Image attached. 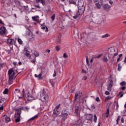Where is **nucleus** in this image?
I'll list each match as a JSON object with an SVG mask.
<instances>
[{
  "instance_id": "obj_1",
  "label": "nucleus",
  "mask_w": 126,
  "mask_h": 126,
  "mask_svg": "<svg viewBox=\"0 0 126 126\" xmlns=\"http://www.w3.org/2000/svg\"><path fill=\"white\" fill-rule=\"evenodd\" d=\"M108 55L109 56H113L112 59H111V62L115 61L116 60V57L119 54V51L117 48H109L108 50Z\"/></svg>"
},
{
  "instance_id": "obj_2",
  "label": "nucleus",
  "mask_w": 126,
  "mask_h": 126,
  "mask_svg": "<svg viewBox=\"0 0 126 126\" xmlns=\"http://www.w3.org/2000/svg\"><path fill=\"white\" fill-rule=\"evenodd\" d=\"M78 11L77 12V15H82L85 10V6H84V3L83 2L79 1L78 4Z\"/></svg>"
},
{
  "instance_id": "obj_3",
  "label": "nucleus",
  "mask_w": 126,
  "mask_h": 126,
  "mask_svg": "<svg viewBox=\"0 0 126 126\" xmlns=\"http://www.w3.org/2000/svg\"><path fill=\"white\" fill-rule=\"evenodd\" d=\"M82 95V92H77L76 93L74 101V104L77 102L79 103V104H80V103L82 102V98H81Z\"/></svg>"
},
{
  "instance_id": "obj_4",
  "label": "nucleus",
  "mask_w": 126,
  "mask_h": 126,
  "mask_svg": "<svg viewBox=\"0 0 126 126\" xmlns=\"http://www.w3.org/2000/svg\"><path fill=\"white\" fill-rule=\"evenodd\" d=\"M8 74L9 76V84H12L13 77H14V75H15V72H14L12 69H10L8 71Z\"/></svg>"
},
{
  "instance_id": "obj_5",
  "label": "nucleus",
  "mask_w": 126,
  "mask_h": 126,
  "mask_svg": "<svg viewBox=\"0 0 126 126\" xmlns=\"http://www.w3.org/2000/svg\"><path fill=\"white\" fill-rule=\"evenodd\" d=\"M16 112L15 114V122L19 123L20 122V115L21 114V109H16Z\"/></svg>"
},
{
  "instance_id": "obj_6",
  "label": "nucleus",
  "mask_w": 126,
  "mask_h": 126,
  "mask_svg": "<svg viewBox=\"0 0 126 126\" xmlns=\"http://www.w3.org/2000/svg\"><path fill=\"white\" fill-rule=\"evenodd\" d=\"M40 99L42 101H48V99H49V96L45 93H42L40 94Z\"/></svg>"
},
{
  "instance_id": "obj_7",
  "label": "nucleus",
  "mask_w": 126,
  "mask_h": 126,
  "mask_svg": "<svg viewBox=\"0 0 126 126\" xmlns=\"http://www.w3.org/2000/svg\"><path fill=\"white\" fill-rule=\"evenodd\" d=\"M83 105V104L81 103V104H78L75 106V114H77V115H78V112L80 111L81 109H82V106Z\"/></svg>"
},
{
  "instance_id": "obj_8",
  "label": "nucleus",
  "mask_w": 126,
  "mask_h": 126,
  "mask_svg": "<svg viewBox=\"0 0 126 126\" xmlns=\"http://www.w3.org/2000/svg\"><path fill=\"white\" fill-rule=\"evenodd\" d=\"M6 31V29L4 27H2L0 28V34H1V35L5 34Z\"/></svg>"
},
{
  "instance_id": "obj_9",
  "label": "nucleus",
  "mask_w": 126,
  "mask_h": 126,
  "mask_svg": "<svg viewBox=\"0 0 126 126\" xmlns=\"http://www.w3.org/2000/svg\"><path fill=\"white\" fill-rule=\"evenodd\" d=\"M98 24H101L104 22V19L102 17H98L96 19Z\"/></svg>"
},
{
  "instance_id": "obj_10",
  "label": "nucleus",
  "mask_w": 126,
  "mask_h": 126,
  "mask_svg": "<svg viewBox=\"0 0 126 126\" xmlns=\"http://www.w3.org/2000/svg\"><path fill=\"white\" fill-rule=\"evenodd\" d=\"M103 8L106 11H109L110 10V8H111V6L109 5L108 4H105L103 6Z\"/></svg>"
},
{
  "instance_id": "obj_11",
  "label": "nucleus",
  "mask_w": 126,
  "mask_h": 126,
  "mask_svg": "<svg viewBox=\"0 0 126 126\" xmlns=\"http://www.w3.org/2000/svg\"><path fill=\"white\" fill-rule=\"evenodd\" d=\"M93 118V115L92 114H87L86 119L88 121H92V119Z\"/></svg>"
},
{
  "instance_id": "obj_12",
  "label": "nucleus",
  "mask_w": 126,
  "mask_h": 126,
  "mask_svg": "<svg viewBox=\"0 0 126 126\" xmlns=\"http://www.w3.org/2000/svg\"><path fill=\"white\" fill-rule=\"evenodd\" d=\"M112 87H113V81H110V83L108 85V90L109 91H111V90H112Z\"/></svg>"
},
{
  "instance_id": "obj_13",
  "label": "nucleus",
  "mask_w": 126,
  "mask_h": 126,
  "mask_svg": "<svg viewBox=\"0 0 126 126\" xmlns=\"http://www.w3.org/2000/svg\"><path fill=\"white\" fill-rule=\"evenodd\" d=\"M7 42L10 45H14V40L12 39H8Z\"/></svg>"
},
{
  "instance_id": "obj_14",
  "label": "nucleus",
  "mask_w": 126,
  "mask_h": 126,
  "mask_svg": "<svg viewBox=\"0 0 126 126\" xmlns=\"http://www.w3.org/2000/svg\"><path fill=\"white\" fill-rule=\"evenodd\" d=\"M41 29H42L43 30H45V29H46L45 32H48V31H49V30L48 29V27H46V26H45V25H41Z\"/></svg>"
},
{
  "instance_id": "obj_15",
  "label": "nucleus",
  "mask_w": 126,
  "mask_h": 126,
  "mask_svg": "<svg viewBox=\"0 0 126 126\" xmlns=\"http://www.w3.org/2000/svg\"><path fill=\"white\" fill-rule=\"evenodd\" d=\"M25 97H26V98H28V100H31L32 96H31V94H30L29 93L26 94H25Z\"/></svg>"
},
{
  "instance_id": "obj_16",
  "label": "nucleus",
  "mask_w": 126,
  "mask_h": 126,
  "mask_svg": "<svg viewBox=\"0 0 126 126\" xmlns=\"http://www.w3.org/2000/svg\"><path fill=\"white\" fill-rule=\"evenodd\" d=\"M89 109L90 110H94L95 109V105L93 104H91L89 105Z\"/></svg>"
},
{
  "instance_id": "obj_17",
  "label": "nucleus",
  "mask_w": 126,
  "mask_h": 126,
  "mask_svg": "<svg viewBox=\"0 0 126 126\" xmlns=\"http://www.w3.org/2000/svg\"><path fill=\"white\" fill-rule=\"evenodd\" d=\"M85 20L86 21H88L89 22H90L91 21V18L89 16H87L85 17Z\"/></svg>"
},
{
  "instance_id": "obj_18",
  "label": "nucleus",
  "mask_w": 126,
  "mask_h": 126,
  "mask_svg": "<svg viewBox=\"0 0 126 126\" xmlns=\"http://www.w3.org/2000/svg\"><path fill=\"white\" fill-rule=\"evenodd\" d=\"M54 114L55 115H60V111H59V109H55L54 110Z\"/></svg>"
},
{
  "instance_id": "obj_19",
  "label": "nucleus",
  "mask_w": 126,
  "mask_h": 126,
  "mask_svg": "<svg viewBox=\"0 0 126 126\" xmlns=\"http://www.w3.org/2000/svg\"><path fill=\"white\" fill-rule=\"evenodd\" d=\"M10 118L8 116H6L5 118V123H9V122H10Z\"/></svg>"
},
{
  "instance_id": "obj_20",
  "label": "nucleus",
  "mask_w": 126,
  "mask_h": 126,
  "mask_svg": "<svg viewBox=\"0 0 126 126\" xmlns=\"http://www.w3.org/2000/svg\"><path fill=\"white\" fill-rule=\"evenodd\" d=\"M82 123V121L81 119H79L78 120V122H77L76 126H80V125H81V123Z\"/></svg>"
},
{
  "instance_id": "obj_21",
  "label": "nucleus",
  "mask_w": 126,
  "mask_h": 126,
  "mask_svg": "<svg viewBox=\"0 0 126 126\" xmlns=\"http://www.w3.org/2000/svg\"><path fill=\"white\" fill-rule=\"evenodd\" d=\"M32 19L34 20V21H38V20H39V16L32 17Z\"/></svg>"
},
{
  "instance_id": "obj_22",
  "label": "nucleus",
  "mask_w": 126,
  "mask_h": 126,
  "mask_svg": "<svg viewBox=\"0 0 126 126\" xmlns=\"http://www.w3.org/2000/svg\"><path fill=\"white\" fill-rule=\"evenodd\" d=\"M109 112H110V109H107L106 113V118H109V116H110Z\"/></svg>"
},
{
  "instance_id": "obj_23",
  "label": "nucleus",
  "mask_w": 126,
  "mask_h": 126,
  "mask_svg": "<svg viewBox=\"0 0 126 126\" xmlns=\"http://www.w3.org/2000/svg\"><path fill=\"white\" fill-rule=\"evenodd\" d=\"M69 2L70 4H75V5L76 4V2L74 1V0H69Z\"/></svg>"
},
{
  "instance_id": "obj_24",
  "label": "nucleus",
  "mask_w": 126,
  "mask_h": 126,
  "mask_svg": "<svg viewBox=\"0 0 126 126\" xmlns=\"http://www.w3.org/2000/svg\"><path fill=\"white\" fill-rule=\"evenodd\" d=\"M108 37H110V35L109 34H108V33H106L105 34L101 36V38H107Z\"/></svg>"
},
{
  "instance_id": "obj_25",
  "label": "nucleus",
  "mask_w": 126,
  "mask_h": 126,
  "mask_svg": "<svg viewBox=\"0 0 126 126\" xmlns=\"http://www.w3.org/2000/svg\"><path fill=\"white\" fill-rule=\"evenodd\" d=\"M63 58H64V59H66L67 58H68V56L67 55V53H65L63 54Z\"/></svg>"
},
{
  "instance_id": "obj_26",
  "label": "nucleus",
  "mask_w": 126,
  "mask_h": 126,
  "mask_svg": "<svg viewBox=\"0 0 126 126\" xmlns=\"http://www.w3.org/2000/svg\"><path fill=\"white\" fill-rule=\"evenodd\" d=\"M33 54L35 57H39L40 55L39 53L37 52V51H34Z\"/></svg>"
},
{
  "instance_id": "obj_27",
  "label": "nucleus",
  "mask_w": 126,
  "mask_h": 126,
  "mask_svg": "<svg viewBox=\"0 0 126 126\" xmlns=\"http://www.w3.org/2000/svg\"><path fill=\"white\" fill-rule=\"evenodd\" d=\"M56 50L57 52H59L61 50V48L60 47V45H57L56 46Z\"/></svg>"
},
{
  "instance_id": "obj_28",
  "label": "nucleus",
  "mask_w": 126,
  "mask_h": 126,
  "mask_svg": "<svg viewBox=\"0 0 126 126\" xmlns=\"http://www.w3.org/2000/svg\"><path fill=\"white\" fill-rule=\"evenodd\" d=\"M63 117H64V118H67V113H63V111L62 113Z\"/></svg>"
},
{
  "instance_id": "obj_29",
  "label": "nucleus",
  "mask_w": 126,
  "mask_h": 126,
  "mask_svg": "<svg viewBox=\"0 0 126 126\" xmlns=\"http://www.w3.org/2000/svg\"><path fill=\"white\" fill-rule=\"evenodd\" d=\"M18 42L19 44H20V45H22V44L23 43V42L20 38H18Z\"/></svg>"
},
{
  "instance_id": "obj_30",
  "label": "nucleus",
  "mask_w": 126,
  "mask_h": 126,
  "mask_svg": "<svg viewBox=\"0 0 126 126\" xmlns=\"http://www.w3.org/2000/svg\"><path fill=\"white\" fill-rule=\"evenodd\" d=\"M51 18L52 21H54V20H55V18H56V14H54L53 15L51 16Z\"/></svg>"
},
{
  "instance_id": "obj_31",
  "label": "nucleus",
  "mask_w": 126,
  "mask_h": 126,
  "mask_svg": "<svg viewBox=\"0 0 126 126\" xmlns=\"http://www.w3.org/2000/svg\"><path fill=\"white\" fill-rule=\"evenodd\" d=\"M94 123H96L97 122V116H96V115L94 114Z\"/></svg>"
},
{
  "instance_id": "obj_32",
  "label": "nucleus",
  "mask_w": 126,
  "mask_h": 126,
  "mask_svg": "<svg viewBox=\"0 0 126 126\" xmlns=\"http://www.w3.org/2000/svg\"><path fill=\"white\" fill-rule=\"evenodd\" d=\"M3 93V94H7L8 93V89H5Z\"/></svg>"
},
{
  "instance_id": "obj_33",
  "label": "nucleus",
  "mask_w": 126,
  "mask_h": 126,
  "mask_svg": "<svg viewBox=\"0 0 126 126\" xmlns=\"http://www.w3.org/2000/svg\"><path fill=\"white\" fill-rule=\"evenodd\" d=\"M37 78H38V79H42V73H40L37 76Z\"/></svg>"
},
{
  "instance_id": "obj_34",
  "label": "nucleus",
  "mask_w": 126,
  "mask_h": 126,
  "mask_svg": "<svg viewBox=\"0 0 126 126\" xmlns=\"http://www.w3.org/2000/svg\"><path fill=\"white\" fill-rule=\"evenodd\" d=\"M97 15L96 13H94L93 14V18H97Z\"/></svg>"
},
{
  "instance_id": "obj_35",
  "label": "nucleus",
  "mask_w": 126,
  "mask_h": 126,
  "mask_svg": "<svg viewBox=\"0 0 126 126\" xmlns=\"http://www.w3.org/2000/svg\"><path fill=\"white\" fill-rule=\"evenodd\" d=\"M112 97L110 96H108L105 98V101H108L110 100V99H111Z\"/></svg>"
},
{
  "instance_id": "obj_36",
  "label": "nucleus",
  "mask_w": 126,
  "mask_h": 126,
  "mask_svg": "<svg viewBox=\"0 0 126 126\" xmlns=\"http://www.w3.org/2000/svg\"><path fill=\"white\" fill-rule=\"evenodd\" d=\"M120 85H121V86H125V85H126V82H125V81L122 82L120 83Z\"/></svg>"
},
{
  "instance_id": "obj_37",
  "label": "nucleus",
  "mask_w": 126,
  "mask_h": 126,
  "mask_svg": "<svg viewBox=\"0 0 126 126\" xmlns=\"http://www.w3.org/2000/svg\"><path fill=\"white\" fill-rule=\"evenodd\" d=\"M86 63H87V64H89V60L88 58V56H86Z\"/></svg>"
},
{
  "instance_id": "obj_38",
  "label": "nucleus",
  "mask_w": 126,
  "mask_h": 126,
  "mask_svg": "<svg viewBox=\"0 0 126 126\" xmlns=\"http://www.w3.org/2000/svg\"><path fill=\"white\" fill-rule=\"evenodd\" d=\"M27 52L25 53V55L27 57H30V54H29V52L26 50Z\"/></svg>"
},
{
  "instance_id": "obj_39",
  "label": "nucleus",
  "mask_w": 126,
  "mask_h": 126,
  "mask_svg": "<svg viewBox=\"0 0 126 126\" xmlns=\"http://www.w3.org/2000/svg\"><path fill=\"white\" fill-rule=\"evenodd\" d=\"M95 5L97 8H101V6L100 5V4H99L98 3H96L95 4Z\"/></svg>"
},
{
  "instance_id": "obj_40",
  "label": "nucleus",
  "mask_w": 126,
  "mask_h": 126,
  "mask_svg": "<svg viewBox=\"0 0 126 126\" xmlns=\"http://www.w3.org/2000/svg\"><path fill=\"white\" fill-rule=\"evenodd\" d=\"M37 118H38V115H35L34 117L32 118L31 119V120H32V121L35 120V119H37Z\"/></svg>"
},
{
  "instance_id": "obj_41",
  "label": "nucleus",
  "mask_w": 126,
  "mask_h": 126,
  "mask_svg": "<svg viewBox=\"0 0 126 126\" xmlns=\"http://www.w3.org/2000/svg\"><path fill=\"white\" fill-rule=\"evenodd\" d=\"M103 61L104 63H107L108 62V59L106 58L105 57H104V59H103Z\"/></svg>"
},
{
  "instance_id": "obj_42",
  "label": "nucleus",
  "mask_w": 126,
  "mask_h": 126,
  "mask_svg": "<svg viewBox=\"0 0 126 126\" xmlns=\"http://www.w3.org/2000/svg\"><path fill=\"white\" fill-rule=\"evenodd\" d=\"M119 95H120V97L122 98V97L124 96V94H123V92H119Z\"/></svg>"
},
{
  "instance_id": "obj_43",
  "label": "nucleus",
  "mask_w": 126,
  "mask_h": 126,
  "mask_svg": "<svg viewBox=\"0 0 126 126\" xmlns=\"http://www.w3.org/2000/svg\"><path fill=\"white\" fill-rule=\"evenodd\" d=\"M57 43L58 44H61V43H62V39H61V38L57 39Z\"/></svg>"
},
{
  "instance_id": "obj_44",
  "label": "nucleus",
  "mask_w": 126,
  "mask_h": 126,
  "mask_svg": "<svg viewBox=\"0 0 126 126\" xmlns=\"http://www.w3.org/2000/svg\"><path fill=\"white\" fill-rule=\"evenodd\" d=\"M121 68H122V66H121V64H119L118 68L119 71H121Z\"/></svg>"
},
{
  "instance_id": "obj_45",
  "label": "nucleus",
  "mask_w": 126,
  "mask_h": 126,
  "mask_svg": "<svg viewBox=\"0 0 126 126\" xmlns=\"http://www.w3.org/2000/svg\"><path fill=\"white\" fill-rule=\"evenodd\" d=\"M41 3H42L43 5H45V4H46V2H45L44 0H41Z\"/></svg>"
},
{
  "instance_id": "obj_46",
  "label": "nucleus",
  "mask_w": 126,
  "mask_h": 126,
  "mask_svg": "<svg viewBox=\"0 0 126 126\" xmlns=\"http://www.w3.org/2000/svg\"><path fill=\"white\" fill-rule=\"evenodd\" d=\"M82 73H87V72L84 69H83L82 70Z\"/></svg>"
},
{
  "instance_id": "obj_47",
  "label": "nucleus",
  "mask_w": 126,
  "mask_h": 126,
  "mask_svg": "<svg viewBox=\"0 0 126 126\" xmlns=\"http://www.w3.org/2000/svg\"><path fill=\"white\" fill-rule=\"evenodd\" d=\"M120 119H121V116H119L117 120H116V122H117V124L119 122V121H120Z\"/></svg>"
},
{
  "instance_id": "obj_48",
  "label": "nucleus",
  "mask_w": 126,
  "mask_h": 126,
  "mask_svg": "<svg viewBox=\"0 0 126 126\" xmlns=\"http://www.w3.org/2000/svg\"><path fill=\"white\" fill-rule=\"evenodd\" d=\"M101 57H102V54H100V55H98L95 58H96V59H100V58H101Z\"/></svg>"
},
{
  "instance_id": "obj_49",
  "label": "nucleus",
  "mask_w": 126,
  "mask_h": 126,
  "mask_svg": "<svg viewBox=\"0 0 126 126\" xmlns=\"http://www.w3.org/2000/svg\"><path fill=\"white\" fill-rule=\"evenodd\" d=\"M56 75H57V72L56 71V70H54L53 77H55Z\"/></svg>"
},
{
  "instance_id": "obj_50",
  "label": "nucleus",
  "mask_w": 126,
  "mask_h": 126,
  "mask_svg": "<svg viewBox=\"0 0 126 126\" xmlns=\"http://www.w3.org/2000/svg\"><path fill=\"white\" fill-rule=\"evenodd\" d=\"M31 32L30 31V30L28 31V32L26 33V34L28 35V36H29V35H30V32Z\"/></svg>"
},
{
  "instance_id": "obj_51",
  "label": "nucleus",
  "mask_w": 126,
  "mask_h": 126,
  "mask_svg": "<svg viewBox=\"0 0 126 126\" xmlns=\"http://www.w3.org/2000/svg\"><path fill=\"white\" fill-rule=\"evenodd\" d=\"M32 63H34V64H35V63H36V59H33L32 61Z\"/></svg>"
},
{
  "instance_id": "obj_52",
  "label": "nucleus",
  "mask_w": 126,
  "mask_h": 126,
  "mask_svg": "<svg viewBox=\"0 0 126 126\" xmlns=\"http://www.w3.org/2000/svg\"><path fill=\"white\" fill-rule=\"evenodd\" d=\"M87 79V77L84 76L82 78V80H86Z\"/></svg>"
},
{
  "instance_id": "obj_53",
  "label": "nucleus",
  "mask_w": 126,
  "mask_h": 126,
  "mask_svg": "<svg viewBox=\"0 0 126 126\" xmlns=\"http://www.w3.org/2000/svg\"><path fill=\"white\" fill-rule=\"evenodd\" d=\"M95 100L97 102H100V98H99V97H96Z\"/></svg>"
},
{
  "instance_id": "obj_54",
  "label": "nucleus",
  "mask_w": 126,
  "mask_h": 126,
  "mask_svg": "<svg viewBox=\"0 0 126 126\" xmlns=\"http://www.w3.org/2000/svg\"><path fill=\"white\" fill-rule=\"evenodd\" d=\"M105 94L106 95H110V92H108V91H106L105 92Z\"/></svg>"
},
{
  "instance_id": "obj_55",
  "label": "nucleus",
  "mask_w": 126,
  "mask_h": 126,
  "mask_svg": "<svg viewBox=\"0 0 126 126\" xmlns=\"http://www.w3.org/2000/svg\"><path fill=\"white\" fill-rule=\"evenodd\" d=\"M60 104L58 105L55 109H57V110H59V108H60Z\"/></svg>"
},
{
  "instance_id": "obj_56",
  "label": "nucleus",
  "mask_w": 126,
  "mask_h": 126,
  "mask_svg": "<svg viewBox=\"0 0 126 126\" xmlns=\"http://www.w3.org/2000/svg\"><path fill=\"white\" fill-rule=\"evenodd\" d=\"M121 122H122V123H125V120H124V118H123V117H122V118H121Z\"/></svg>"
},
{
  "instance_id": "obj_57",
  "label": "nucleus",
  "mask_w": 126,
  "mask_h": 126,
  "mask_svg": "<svg viewBox=\"0 0 126 126\" xmlns=\"http://www.w3.org/2000/svg\"><path fill=\"white\" fill-rule=\"evenodd\" d=\"M77 16H79V15H77L76 16H73V17L74 19H76L77 18Z\"/></svg>"
},
{
  "instance_id": "obj_58",
  "label": "nucleus",
  "mask_w": 126,
  "mask_h": 126,
  "mask_svg": "<svg viewBox=\"0 0 126 126\" xmlns=\"http://www.w3.org/2000/svg\"><path fill=\"white\" fill-rule=\"evenodd\" d=\"M50 52H51V50H47L45 51V53H48V54H49Z\"/></svg>"
},
{
  "instance_id": "obj_59",
  "label": "nucleus",
  "mask_w": 126,
  "mask_h": 126,
  "mask_svg": "<svg viewBox=\"0 0 126 126\" xmlns=\"http://www.w3.org/2000/svg\"><path fill=\"white\" fill-rule=\"evenodd\" d=\"M0 24L4 25V23L0 19Z\"/></svg>"
},
{
  "instance_id": "obj_60",
  "label": "nucleus",
  "mask_w": 126,
  "mask_h": 126,
  "mask_svg": "<svg viewBox=\"0 0 126 126\" xmlns=\"http://www.w3.org/2000/svg\"><path fill=\"white\" fill-rule=\"evenodd\" d=\"M124 114L123 116H126V110L124 111Z\"/></svg>"
},
{
  "instance_id": "obj_61",
  "label": "nucleus",
  "mask_w": 126,
  "mask_h": 126,
  "mask_svg": "<svg viewBox=\"0 0 126 126\" xmlns=\"http://www.w3.org/2000/svg\"><path fill=\"white\" fill-rule=\"evenodd\" d=\"M116 105L117 108H119V103L118 102H116Z\"/></svg>"
},
{
  "instance_id": "obj_62",
  "label": "nucleus",
  "mask_w": 126,
  "mask_h": 126,
  "mask_svg": "<svg viewBox=\"0 0 126 126\" xmlns=\"http://www.w3.org/2000/svg\"><path fill=\"white\" fill-rule=\"evenodd\" d=\"M0 110L1 111L2 110H3V106H1L0 107Z\"/></svg>"
},
{
  "instance_id": "obj_63",
  "label": "nucleus",
  "mask_w": 126,
  "mask_h": 126,
  "mask_svg": "<svg viewBox=\"0 0 126 126\" xmlns=\"http://www.w3.org/2000/svg\"><path fill=\"white\" fill-rule=\"evenodd\" d=\"M125 89H126V87H125V86L123 87L122 88V90H125Z\"/></svg>"
},
{
  "instance_id": "obj_64",
  "label": "nucleus",
  "mask_w": 126,
  "mask_h": 126,
  "mask_svg": "<svg viewBox=\"0 0 126 126\" xmlns=\"http://www.w3.org/2000/svg\"><path fill=\"white\" fill-rule=\"evenodd\" d=\"M109 3H110V4H113V1L110 0L109 1Z\"/></svg>"
}]
</instances>
